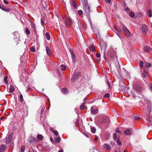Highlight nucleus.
Masks as SVG:
<instances>
[{
    "instance_id": "obj_42",
    "label": "nucleus",
    "mask_w": 152,
    "mask_h": 152,
    "mask_svg": "<svg viewBox=\"0 0 152 152\" xmlns=\"http://www.w3.org/2000/svg\"><path fill=\"white\" fill-rule=\"evenodd\" d=\"M41 23L42 26H44L45 25V22L44 21L42 20V18L41 19Z\"/></svg>"
},
{
    "instance_id": "obj_17",
    "label": "nucleus",
    "mask_w": 152,
    "mask_h": 152,
    "mask_svg": "<svg viewBox=\"0 0 152 152\" xmlns=\"http://www.w3.org/2000/svg\"><path fill=\"white\" fill-rule=\"evenodd\" d=\"M6 148L4 145H1L0 147V152H3L4 151H5Z\"/></svg>"
},
{
    "instance_id": "obj_18",
    "label": "nucleus",
    "mask_w": 152,
    "mask_h": 152,
    "mask_svg": "<svg viewBox=\"0 0 152 152\" xmlns=\"http://www.w3.org/2000/svg\"><path fill=\"white\" fill-rule=\"evenodd\" d=\"M115 31L117 33H120L121 32V30L120 28L119 27H115Z\"/></svg>"
},
{
    "instance_id": "obj_62",
    "label": "nucleus",
    "mask_w": 152,
    "mask_h": 152,
    "mask_svg": "<svg viewBox=\"0 0 152 152\" xmlns=\"http://www.w3.org/2000/svg\"><path fill=\"white\" fill-rule=\"evenodd\" d=\"M58 152H63V151L62 150H60Z\"/></svg>"
},
{
    "instance_id": "obj_64",
    "label": "nucleus",
    "mask_w": 152,
    "mask_h": 152,
    "mask_svg": "<svg viewBox=\"0 0 152 152\" xmlns=\"http://www.w3.org/2000/svg\"><path fill=\"white\" fill-rule=\"evenodd\" d=\"M114 152H118V151H115Z\"/></svg>"
},
{
    "instance_id": "obj_7",
    "label": "nucleus",
    "mask_w": 152,
    "mask_h": 152,
    "mask_svg": "<svg viewBox=\"0 0 152 152\" xmlns=\"http://www.w3.org/2000/svg\"><path fill=\"white\" fill-rule=\"evenodd\" d=\"M91 112L92 114L95 115L98 113V111L97 109L92 107L91 108Z\"/></svg>"
},
{
    "instance_id": "obj_29",
    "label": "nucleus",
    "mask_w": 152,
    "mask_h": 152,
    "mask_svg": "<svg viewBox=\"0 0 152 152\" xmlns=\"http://www.w3.org/2000/svg\"><path fill=\"white\" fill-rule=\"evenodd\" d=\"M145 66L146 68H148L151 66V64L148 62H145Z\"/></svg>"
},
{
    "instance_id": "obj_38",
    "label": "nucleus",
    "mask_w": 152,
    "mask_h": 152,
    "mask_svg": "<svg viewBox=\"0 0 152 152\" xmlns=\"http://www.w3.org/2000/svg\"><path fill=\"white\" fill-rule=\"evenodd\" d=\"M129 15L132 17H133L134 16V14L133 12H131L129 14Z\"/></svg>"
},
{
    "instance_id": "obj_12",
    "label": "nucleus",
    "mask_w": 152,
    "mask_h": 152,
    "mask_svg": "<svg viewBox=\"0 0 152 152\" xmlns=\"http://www.w3.org/2000/svg\"><path fill=\"white\" fill-rule=\"evenodd\" d=\"M69 50L71 54V57L72 59V61L74 62L75 59V56L74 53L72 50Z\"/></svg>"
},
{
    "instance_id": "obj_16",
    "label": "nucleus",
    "mask_w": 152,
    "mask_h": 152,
    "mask_svg": "<svg viewBox=\"0 0 152 152\" xmlns=\"http://www.w3.org/2000/svg\"><path fill=\"white\" fill-rule=\"evenodd\" d=\"M144 50L145 52H148L152 50V49L148 46H145L144 48Z\"/></svg>"
},
{
    "instance_id": "obj_2",
    "label": "nucleus",
    "mask_w": 152,
    "mask_h": 152,
    "mask_svg": "<svg viewBox=\"0 0 152 152\" xmlns=\"http://www.w3.org/2000/svg\"><path fill=\"white\" fill-rule=\"evenodd\" d=\"M82 1L84 10L87 15H89L90 10V7L88 3L87 0H82Z\"/></svg>"
},
{
    "instance_id": "obj_5",
    "label": "nucleus",
    "mask_w": 152,
    "mask_h": 152,
    "mask_svg": "<svg viewBox=\"0 0 152 152\" xmlns=\"http://www.w3.org/2000/svg\"><path fill=\"white\" fill-rule=\"evenodd\" d=\"M132 132V129H127L124 132V133L126 135L129 136L131 135Z\"/></svg>"
},
{
    "instance_id": "obj_15",
    "label": "nucleus",
    "mask_w": 152,
    "mask_h": 152,
    "mask_svg": "<svg viewBox=\"0 0 152 152\" xmlns=\"http://www.w3.org/2000/svg\"><path fill=\"white\" fill-rule=\"evenodd\" d=\"M103 147L105 149L108 150H110L111 149V147L107 144H104L103 145Z\"/></svg>"
},
{
    "instance_id": "obj_51",
    "label": "nucleus",
    "mask_w": 152,
    "mask_h": 152,
    "mask_svg": "<svg viewBox=\"0 0 152 152\" xmlns=\"http://www.w3.org/2000/svg\"><path fill=\"white\" fill-rule=\"evenodd\" d=\"M134 118L135 119L138 120L140 119V117L138 116H135Z\"/></svg>"
},
{
    "instance_id": "obj_4",
    "label": "nucleus",
    "mask_w": 152,
    "mask_h": 152,
    "mask_svg": "<svg viewBox=\"0 0 152 152\" xmlns=\"http://www.w3.org/2000/svg\"><path fill=\"white\" fill-rule=\"evenodd\" d=\"M122 30L124 33V34L127 37H130L131 35V33L129 30L126 27L124 26L123 27Z\"/></svg>"
},
{
    "instance_id": "obj_39",
    "label": "nucleus",
    "mask_w": 152,
    "mask_h": 152,
    "mask_svg": "<svg viewBox=\"0 0 152 152\" xmlns=\"http://www.w3.org/2000/svg\"><path fill=\"white\" fill-rule=\"evenodd\" d=\"M19 97L20 98V101L22 102L23 100V96L21 94H20L19 95Z\"/></svg>"
},
{
    "instance_id": "obj_9",
    "label": "nucleus",
    "mask_w": 152,
    "mask_h": 152,
    "mask_svg": "<svg viewBox=\"0 0 152 152\" xmlns=\"http://www.w3.org/2000/svg\"><path fill=\"white\" fill-rule=\"evenodd\" d=\"M148 27L145 25H143L142 27V30L143 32L145 34L147 32L148 30Z\"/></svg>"
},
{
    "instance_id": "obj_60",
    "label": "nucleus",
    "mask_w": 152,
    "mask_h": 152,
    "mask_svg": "<svg viewBox=\"0 0 152 152\" xmlns=\"http://www.w3.org/2000/svg\"><path fill=\"white\" fill-rule=\"evenodd\" d=\"M27 114H28V111H27L26 110V114L25 113H24V115H27Z\"/></svg>"
},
{
    "instance_id": "obj_31",
    "label": "nucleus",
    "mask_w": 152,
    "mask_h": 152,
    "mask_svg": "<svg viewBox=\"0 0 152 152\" xmlns=\"http://www.w3.org/2000/svg\"><path fill=\"white\" fill-rule=\"evenodd\" d=\"M61 91L64 94H67L68 90H67L65 88H63L61 89Z\"/></svg>"
},
{
    "instance_id": "obj_46",
    "label": "nucleus",
    "mask_w": 152,
    "mask_h": 152,
    "mask_svg": "<svg viewBox=\"0 0 152 152\" xmlns=\"http://www.w3.org/2000/svg\"><path fill=\"white\" fill-rule=\"evenodd\" d=\"M143 63L142 61H140V66L142 67L143 66Z\"/></svg>"
},
{
    "instance_id": "obj_59",
    "label": "nucleus",
    "mask_w": 152,
    "mask_h": 152,
    "mask_svg": "<svg viewBox=\"0 0 152 152\" xmlns=\"http://www.w3.org/2000/svg\"><path fill=\"white\" fill-rule=\"evenodd\" d=\"M86 100V98H85L83 99L84 102H85Z\"/></svg>"
},
{
    "instance_id": "obj_54",
    "label": "nucleus",
    "mask_w": 152,
    "mask_h": 152,
    "mask_svg": "<svg viewBox=\"0 0 152 152\" xmlns=\"http://www.w3.org/2000/svg\"><path fill=\"white\" fill-rule=\"evenodd\" d=\"M149 87H150V88L151 90L152 91V84H149Z\"/></svg>"
},
{
    "instance_id": "obj_23",
    "label": "nucleus",
    "mask_w": 152,
    "mask_h": 152,
    "mask_svg": "<svg viewBox=\"0 0 152 152\" xmlns=\"http://www.w3.org/2000/svg\"><path fill=\"white\" fill-rule=\"evenodd\" d=\"M14 90V88L12 85H10L9 88V92H12Z\"/></svg>"
},
{
    "instance_id": "obj_44",
    "label": "nucleus",
    "mask_w": 152,
    "mask_h": 152,
    "mask_svg": "<svg viewBox=\"0 0 152 152\" xmlns=\"http://www.w3.org/2000/svg\"><path fill=\"white\" fill-rule=\"evenodd\" d=\"M117 134L114 133L113 134V137L114 140H115L117 139Z\"/></svg>"
},
{
    "instance_id": "obj_52",
    "label": "nucleus",
    "mask_w": 152,
    "mask_h": 152,
    "mask_svg": "<svg viewBox=\"0 0 152 152\" xmlns=\"http://www.w3.org/2000/svg\"><path fill=\"white\" fill-rule=\"evenodd\" d=\"M125 10L127 12H129L130 11V9L128 8H126L125 9Z\"/></svg>"
},
{
    "instance_id": "obj_37",
    "label": "nucleus",
    "mask_w": 152,
    "mask_h": 152,
    "mask_svg": "<svg viewBox=\"0 0 152 152\" xmlns=\"http://www.w3.org/2000/svg\"><path fill=\"white\" fill-rule=\"evenodd\" d=\"M25 149V147L24 146H22L21 148V152H24Z\"/></svg>"
},
{
    "instance_id": "obj_53",
    "label": "nucleus",
    "mask_w": 152,
    "mask_h": 152,
    "mask_svg": "<svg viewBox=\"0 0 152 152\" xmlns=\"http://www.w3.org/2000/svg\"><path fill=\"white\" fill-rule=\"evenodd\" d=\"M106 3L110 4L111 2V0H105Z\"/></svg>"
},
{
    "instance_id": "obj_25",
    "label": "nucleus",
    "mask_w": 152,
    "mask_h": 152,
    "mask_svg": "<svg viewBox=\"0 0 152 152\" xmlns=\"http://www.w3.org/2000/svg\"><path fill=\"white\" fill-rule=\"evenodd\" d=\"M71 4L72 5V6H73V7L75 9H77V5H76V4L75 3V2L74 1H72Z\"/></svg>"
},
{
    "instance_id": "obj_61",
    "label": "nucleus",
    "mask_w": 152,
    "mask_h": 152,
    "mask_svg": "<svg viewBox=\"0 0 152 152\" xmlns=\"http://www.w3.org/2000/svg\"><path fill=\"white\" fill-rule=\"evenodd\" d=\"M132 95H133V96L134 97H136V95L135 94H132Z\"/></svg>"
},
{
    "instance_id": "obj_26",
    "label": "nucleus",
    "mask_w": 152,
    "mask_h": 152,
    "mask_svg": "<svg viewBox=\"0 0 152 152\" xmlns=\"http://www.w3.org/2000/svg\"><path fill=\"white\" fill-rule=\"evenodd\" d=\"M91 132L92 133H94L96 132V129L94 127L91 126Z\"/></svg>"
},
{
    "instance_id": "obj_6",
    "label": "nucleus",
    "mask_w": 152,
    "mask_h": 152,
    "mask_svg": "<svg viewBox=\"0 0 152 152\" xmlns=\"http://www.w3.org/2000/svg\"><path fill=\"white\" fill-rule=\"evenodd\" d=\"M12 136L11 135H9L8 137L6 138V143L7 144L10 143L12 141Z\"/></svg>"
},
{
    "instance_id": "obj_45",
    "label": "nucleus",
    "mask_w": 152,
    "mask_h": 152,
    "mask_svg": "<svg viewBox=\"0 0 152 152\" xmlns=\"http://www.w3.org/2000/svg\"><path fill=\"white\" fill-rule=\"evenodd\" d=\"M117 143L118 145H120L121 144V142L118 139L117 140Z\"/></svg>"
},
{
    "instance_id": "obj_28",
    "label": "nucleus",
    "mask_w": 152,
    "mask_h": 152,
    "mask_svg": "<svg viewBox=\"0 0 152 152\" xmlns=\"http://www.w3.org/2000/svg\"><path fill=\"white\" fill-rule=\"evenodd\" d=\"M148 74V73L147 72H146L145 70L143 71L142 72L143 77L144 78H145Z\"/></svg>"
},
{
    "instance_id": "obj_48",
    "label": "nucleus",
    "mask_w": 152,
    "mask_h": 152,
    "mask_svg": "<svg viewBox=\"0 0 152 152\" xmlns=\"http://www.w3.org/2000/svg\"><path fill=\"white\" fill-rule=\"evenodd\" d=\"M3 1L4 3L6 4H9V2L7 0H3Z\"/></svg>"
},
{
    "instance_id": "obj_8",
    "label": "nucleus",
    "mask_w": 152,
    "mask_h": 152,
    "mask_svg": "<svg viewBox=\"0 0 152 152\" xmlns=\"http://www.w3.org/2000/svg\"><path fill=\"white\" fill-rule=\"evenodd\" d=\"M78 74H74L72 76V81L74 82L75 80L78 79Z\"/></svg>"
},
{
    "instance_id": "obj_19",
    "label": "nucleus",
    "mask_w": 152,
    "mask_h": 152,
    "mask_svg": "<svg viewBox=\"0 0 152 152\" xmlns=\"http://www.w3.org/2000/svg\"><path fill=\"white\" fill-rule=\"evenodd\" d=\"M139 104L140 106H144L146 102L145 100H141L140 101Z\"/></svg>"
},
{
    "instance_id": "obj_43",
    "label": "nucleus",
    "mask_w": 152,
    "mask_h": 152,
    "mask_svg": "<svg viewBox=\"0 0 152 152\" xmlns=\"http://www.w3.org/2000/svg\"><path fill=\"white\" fill-rule=\"evenodd\" d=\"M78 13L79 15H81L83 14V12L82 10H80L78 11Z\"/></svg>"
},
{
    "instance_id": "obj_10",
    "label": "nucleus",
    "mask_w": 152,
    "mask_h": 152,
    "mask_svg": "<svg viewBox=\"0 0 152 152\" xmlns=\"http://www.w3.org/2000/svg\"><path fill=\"white\" fill-rule=\"evenodd\" d=\"M45 48L47 55L49 56H50L51 54V51L50 48L48 46H46Z\"/></svg>"
},
{
    "instance_id": "obj_13",
    "label": "nucleus",
    "mask_w": 152,
    "mask_h": 152,
    "mask_svg": "<svg viewBox=\"0 0 152 152\" xmlns=\"http://www.w3.org/2000/svg\"><path fill=\"white\" fill-rule=\"evenodd\" d=\"M50 131L53 132V133L56 136H57L58 135V132L56 130L54 129L52 127L50 128Z\"/></svg>"
},
{
    "instance_id": "obj_47",
    "label": "nucleus",
    "mask_w": 152,
    "mask_h": 152,
    "mask_svg": "<svg viewBox=\"0 0 152 152\" xmlns=\"http://www.w3.org/2000/svg\"><path fill=\"white\" fill-rule=\"evenodd\" d=\"M116 132L117 133H120L121 134V132L119 130L118 128H116Z\"/></svg>"
},
{
    "instance_id": "obj_63",
    "label": "nucleus",
    "mask_w": 152,
    "mask_h": 152,
    "mask_svg": "<svg viewBox=\"0 0 152 152\" xmlns=\"http://www.w3.org/2000/svg\"><path fill=\"white\" fill-rule=\"evenodd\" d=\"M29 142L31 144H32L33 143V142L32 141H29Z\"/></svg>"
},
{
    "instance_id": "obj_49",
    "label": "nucleus",
    "mask_w": 152,
    "mask_h": 152,
    "mask_svg": "<svg viewBox=\"0 0 152 152\" xmlns=\"http://www.w3.org/2000/svg\"><path fill=\"white\" fill-rule=\"evenodd\" d=\"M96 56L97 58H99L100 57V55L99 53L96 54Z\"/></svg>"
},
{
    "instance_id": "obj_24",
    "label": "nucleus",
    "mask_w": 152,
    "mask_h": 152,
    "mask_svg": "<svg viewBox=\"0 0 152 152\" xmlns=\"http://www.w3.org/2000/svg\"><path fill=\"white\" fill-rule=\"evenodd\" d=\"M45 36L46 39L48 40H50V36L48 32H46L45 34Z\"/></svg>"
},
{
    "instance_id": "obj_58",
    "label": "nucleus",
    "mask_w": 152,
    "mask_h": 152,
    "mask_svg": "<svg viewBox=\"0 0 152 152\" xmlns=\"http://www.w3.org/2000/svg\"><path fill=\"white\" fill-rule=\"evenodd\" d=\"M117 35H118V37L120 38H121V35H120V33H118L117 34Z\"/></svg>"
},
{
    "instance_id": "obj_40",
    "label": "nucleus",
    "mask_w": 152,
    "mask_h": 152,
    "mask_svg": "<svg viewBox=\"0 0 152 152\" xmlns=\"http://www.w3.org/2000/svg\"><path fill=\"white\" fill-rule=\"evenodd\" d=\"M110 94L108 93H107L104 95V97L105 98H108L110 97Z\"/></svg>"
},
{
    "instance_id": "obj_1",
    "label": "nucleus",
    "mask_w": 152,
    "mask_h": 152,
    "mask_svg": "<svg viewBox=\"0 0 152 152\" xmlns=\"http://www.w3.org/2000/svg\"><path fill=\"white\" fill-rule=\"evenodd\" d=\"M61 17V19L60 20L65 23V26L66 28L71 26L72 24V20H71L70 18L67 16L65 15L64 17L62 16Z\"/></svg>"
},
{
    "instance_id": "obj_30",
    "label": "nucleus",
    "mask_w": 152,
    "mask_h": 152,
    "mask_svg": "<svg viewBox=\"0 0 152 152\" xmlns=\"http://www.w3.org/2000/svg\"><path fill=\"white\" fill-rule=\"evenodd\" d=\"M61 69L63 71L65 70L66 69V67L63 65H61L60 66Z\"/></svg>"
},
{
    "instance_id": "obj_11",
    "label": "nucleus",
    "mask_w": 152,
    "mask_h": 152,
    "mask_svg": "<svg viewBox=\"0 0 152 152\" xmlns=\"http://www.w3.org/2000/svg\"><path fill=\"white\" fill-rule=\"evenodd\" d=\"M100 47L102 50L103 51L104 53V54L106 50L107 45L105 44L101 45Z\"/></svg>"
},
{
    "instance_id": "obj_35",
    "label": "nucleus",
    "mask_w": 152,
    "mask_h": 152,
    "mask_svg": "<svg viewBox=\"0 0 152 152\" xmlns=\"http://www.w3.org/2000/svg\"><path fill=\"white\" fill-rule=\"evenodd\" d=\"M25 31H26V34L27 35H28L30 34V31L28 28H26Z\"/></svg>"
},
{
    "instance_id": "obj_34",
    "label": "nucleus",
    "mask_w": 152,
    "mask_h": 152,
    "mask_svg": "<svg viewBox=\"0 0 152 152\" xmlns=\"http://www.w3.org/2000/svg\"><path fill=\"white\" fill-rule=\"evenodd\" d=\"M89 49L90 51L92 52L95 51V48L94 46H90L89 47Z\"/></svg>"
},
{
    "instance_id": "obj_3",
    "label": "nucleus",
    "mask_w": 152,
    "mask_h": 152,
    "mask_svg": "<svg viewBox=\"0 0 152 152\" xmlns=\"http://www.w3.org/2000/svg\"><path fill=\"white\" fill-rule=\"evenodd\" d=\"M133 86L135 88L136 90L137 91H138L140 93V96H138V97L142 99L143 97V96L141 93L142 88L141 87V86H140L136 85L134 84V83L133 84Z\"/></svg>"
},
{
    "instance_id": "obj_56",
    "label": "nucleus",
    "mask_w": 152,
    "mask_h": 152,
    "mask_svg": "<svg viewBox=\"0 0 152 152\" xmlns=\"http://www.w3.org/2000/svg\"><path fill=\"white\" fill-rule=\"evenodd\" d=\"M84 135L85 136H86L87 137H89V135L87 134L86 133H84Z\"/></svg>"
},
{
    "instance_id": "obj_14",
    "label": "nucleus",
    "mask_w": 152,
    "mask_h": 152,
    "mask_svg": "<svg viewBox=\"0 0 152 152\" xmlns=\"http://www.w3.org/2000/svg\"><path fill=\"white\" fill-rule=\"evenodd\" d=\"M152 107V106L151 104L150 103L147 105V111L148 113H150L151 112Z\"/></svg>"
},
{
    "instance_id": "obj_27",
    "label": "nucleus",
    "mask_w": 152,
    "mask_h": 152,
    "mask_svg": "<svg viewBox=\"0 0 152 152\" xmlns=\"http://www.w3.org/2000/svg\"><path fill=\"white\" fill-rule=\"evenodd\" d=\"M85 102H83V103L80 106V110H82L85 109Z\"/></svg>"
},
{
    "instance_id": "obj_41",
    "label": "nucleus",
    "mask_w": 152,
    "mask_h": 152,
    "mask_svg": "<svg viewBox=\"0 0 152 152\" xmlns=\"http://www.w3.org/2000/svg\"><path fill=\"white\" fill-rule=\"evenodd\" d=\"M31 51V52H35V48L33 47H32L30 49Z\"/></svg>"
},
{
    "instance_id": "obj_57",
    "label": "nucleus",
    "mask_w": 152,
    "mask_h": 152,
    "mask_svg": "<svg viewBox=\"0 0 152 152\" xmlns=\"http://www.w3.org/2000/svg\"><path fill=\"white\" fill-rule=\"evenodd\" d=\"M98 139V137H95L94 139V140L95 141H97Z\"/></svg>"
},
{
    "instance_id": "obj_21",
    "label": "nucleus",
    "mask_w": 152,
    "mask_h": 152,
    "mask_svg": "<svg viewBox=\"0 0 152 152\" xmlns=\"http://www.w3.org/2000/svg\"><path fill=\"white\" fill-rule=\"evenodd\" d=\"M148 16L149 17H151L152 16V12L151 10H148L147 13Z\"/></svg>"
},
{
    "instance_id": "obj_50",
    "label": "nucleus",
    "mask_w": 152,
    "mask_h": 152,
    "mask_svg": "<svg viewBox=\"0 0 152 152\" xmlns=\"http://www.w3.org/2000/svg\"><path fill=\"white\" fill-rule=\"evenodd\" d=\"M143 112L144 113H146L147 112V110L146 109V108L144 107L143 108Z\"/></svg>"
},
{
    "instance_id": "obj_55",
    "label": "nucleus",
    "mask_w": 152,
    "mask_h": 152,
    "mask_svg": "<svg viewBox=\"0 0 152 152\" xmlns=\"http://www.w3.org/2000/svg\"><path fill=\"white\" fill-rule=\"evenodd\" d=\"M106 121L105 119H104L102 121V123H105L106 122Z\"/></svg>"
},
{
    "instance_id": "obj_22",
    "label": "nucleus",
    "mask_w": 152,
    "mask_h": 152,
    "mask_svg": "<svg viewBox=\"0 0 152 152\" xmlns=\"http://www.w3.org/2000/svg\"><path fill=\"white\" fill-rule=\"evenodd\" d=\"M147 120L148 121V123L152 125V118L148 117Z\"/></svg>"
},
{
    "instance_id": "obj_32",
    "label": "nucleus",
    "mask_w": 152,
    "mask_h": 152,
    "mask_svg": "<svg viewBox=\"0 0 152 152\" xmlns=\"http://www.w3.org/2000/svg\"><path fill=\"white\" fill-rule=\"evenodd\" d=\"M6 12H9L10 11V9L8 8H6L4 7H1L0 8Z\"/></svg>"
},
{
    "instance_id": "obj_20",
    "label": "nucleus",
    "mask_w": 152,
    "mask_h": 152,
    "mask_svg": "<svg viewBox=\"0 0 152 152\" xmlns=\"http://www.w3.org/2000/svg\"><path fill=\"white\" fill-rule=\"evenodd\" d=\"M37 138L39 140H42L43 138V136L40 134H39L37 136Z\"/></svg>"
},
{
    "instance_id": "obj_33",
    "label": "nucleus",
    "mask_w": 152,
    "mask_h": 152,
    "mask_svg": "<svg viewBox=\"0 0 152 152\" xmlns=\"http://www.w3.org/2000/svg\"><path fill=\"white\" fill-rule=\"evenodd\" d=\"M60 140V138L58 137H55V141L57 143H58L59 142Z\"/></svg>"
},
{
    "instance_id": "obj_36",
    "label": "nucleus",
    "mask_w": 152,
    "mask_h": 152,
    "mask_svg": "<svg viewBox=\"0 0 152 152\" xmlns=\"http://www.w3.org/2000/svg\"><path fill=\"white\" fill-rule=\"evenodd\" d=\"M4 82L6 84H8V83L7 80V77H5L4 78Z\"/></svg>"
}]
</instances>
